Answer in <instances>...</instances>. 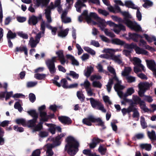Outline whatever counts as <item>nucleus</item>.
<instances>
[{
	"instance_id": "58",
	"label": "nucleus",
	"mask_w": 156,
	"mask_h": 156,
	"mask_svg": "<svg viewBox=\"0 0 156 156\" xmlns=\"http://www.w3.org/2000/svg\"><path fill=\"white\" fill-rule=\"evenodd\" d=\"M17 124H21L23 126L26 125V122L24 119H16L15 121Z\"/></svg>"
},
{
	"instance_id": "21",
	"label": "nucleus",
	"mask_w": 156,
	"mask_h": 156,
	"mask_svg": "<svg viewBox=\"0 0 156 156\" xmlns=\"http://www.w3.org/2000/svg\"><path fill=\"white\" fill-rule=\"evenodd\" d=\"M67 58L70 60L72 61V64L73 65H75L78 66L79 65L78 62L75 59L73 55L68 54L66 55Z\"/></svg>"
},
{
	"instance_id": "15",
	"label": "nucleus",
	"mask_w": 156,
	"mask_h": 156,
	"mask_svg": "<svg viewBox=\"0 0 156 156\" xmlns=\"http://www.w3.org/2000/svg\"><path fill=\"white\" fill-rule=\"evenodd\" d=\"M148 68L153 72L156 69V64L154 60L146 61Z\"/></svg>"
},
{
	"instance_id": "46",
	"label": "nucleus",
	"mask_w": 156,
	"mask_h": 156,
	"mask_svg": "<svg viewBox=\"0 0 156 156\" xmlns=\"http://www.w3.org/2000/svg\"><path fill=\"white\" fill-rule=\"evenodd\" d=\"M37 120V119L33 118V119L29 120L27 122L28 127H34Z\"/></svg>"
},
{
	"instance_id": "12",
	"label": "nucleus",
	"mask_w": 156,
	"mask_h": 156,
	"mask_svg": "<svg viewBox=\"0 0 156 156\" xmlns=\"http://www.w3.org/2000/svg\"><path fill=\"white\" fill-rule=\"evenodd\" d=\"M131 61L133 62V64L134 65H136L141 68L143 71H144V67L141 64V60L139 58L137 57H134L132 59Z\"/></svg>"
},
{
	"instance_id": "11",
	"label": "nucleus",
	"mask_w": 156,
	"mask_h": 156,
	"mask_svg": "<svg viewBox=\"0 0 156 156\" xmlns=\"http://www.w3.org/2000/svg\"><path fill=\"white\" fill-rule=\"evenodd\" d=\"M111 59L119 64H123L122 58L120 54L111 55Z\"/></svg>"
},
{
	"instance_id": "61",
	"label": "nucleus",
	"mask_w": 156,
	"mask_h": 156,
	"mask_svg": "<svg viewBox=\"0 0 156 156\" xmlns=\"http://www.w3.org/2000/svg\"><path fill=\"white\" fill-rule=\"evenodd\" d=\"M16 36L15 33H13L11 30H9L7 34V37L9 38H14Z\"/></svg>"
},
{
	"instance_id": "43",
	"label": "nucleus",
	"mask_w": 156,
	"mask_h": 156,
	"mask_svg": "<svg viewBox=\"0 0 156 156\" xmlns=\"http://www.w3.org/2000/svg\"><path fill=\"white\" fill-rule=\"evenodd\" d=\"M105 48L102 51V52L105 53V54L101 55H100L99 57L101 58H105L106 59H108L109 58H111V55L110 54L108 53H106L104 52V50Z\"/></svg>"
},
{
	"instance_id": "2",
	"label": "nucleus",
	"mask_w": 156,
	"mask_h": 156,
	"mask_svg": "<svg viewBox=\"0 0 156 156\" xmlns=\"http://www.w3.org/2000/svg\"><path fill=\"white\" fill-rule=\"evenodd\" d=\"M113 82L116 83L114 86V89L117 92L119 96L121 98L123 96V93L120 90L123 89L125 87L121 84V81L119 80L118 78L115 75L112 79H110L109 80L108 83L106 85L107 90L108 92H110Z\"/></svg>"
},
{
	"instance_id": "18",
	"label": "nucleus",
	"mask_w": 156,
	"mask_h": 156,
	"mask_svg": "<svg viewBox=\"0 0 156 156\" xmlns=\"http://www.w3.org/2000/svg\"><path fill=\"white\" fill-rule=\"evenodd\" d=\"M67 13V12L66 11H64L61 16L62 21L65 23L70 22L71 21V19L66 16Z\"/></svg>"
},
{
	"instance_id": "55",
	"label": "nucleus",
	"mask_w": 156,
	"mask_h": 156,
	"mask_svg": "<svg viewBox=\"0 0 156 156\" xmlns=\"http://www.w3.org/2000/svg\"><path fill=\"white\" fill-rule=\"evenodd\" d=\"M93 119V121H94V122H97L98 123V125L101 126H104V123L99 118H95L94 117V119Z\"/></svg>"
},
{
	"instance_id": "33",
	"label": "nucleus",
	"mask_w": 156,
	"mask_h": 156,
	"mask_svg": "<svg viewBox=\"0 0 156 156\" xmlns=\"http://www.w3.org/2000/svg\"><path fill=\"white\" fill-rule=\"evenodd\" d=\"M121 51V50L118 49H114L112 48H106L104 50V52L106 53H108L110 55H113V53L116 52H119Z\"/></svg>"
},
{
	"instance_id": "26",
	"label": "nucleus",
	"mask_w": 156,
	"mask_h": 156,
	"mask_svg": "<svg viewBox=\"0 0 156 156\" xmlns=\"http://www.w3.org/2000/svg\"><path fill=\"white\" fill-rule=\"evenodd\" d=\"M129 37L133 40L134 41L137 42L138 41V39L139 38L142 37L140 35H138L136 33L131 34L129 33Z\"/></svg>"
},
{
	"instance_id": "17",
	"label": "nucleus",
	"mask_w": 156,
	"mask_h": 156,
	"mask_svg": "<svg viewBox=\"0 0 156 156\" xmlns=\"http://www.w3.org/2000/svg\"><path fill=\"white\" fill-rule=\"evenodd\" d=\"M132 69L130 67L125 66L122 72L121 75L123 76H126L130 73Z\"/></svg>"
},
{
	"instance_id": "7",
	"label": "nucleus",
	"mask_w": 156,
	"mask_h": 156,
	"mask_svg": "<svg viewBox=\"0 0 156 156\" xmlns=\"http://www.w3.org/2000/svg\"><path fill=\"white\" fill-rule=\"evenodd\" d=\"M56 57H53L51 59L46 61V65L50 73L52 74L54 73L56 71L54 62H55Z\"/></svg>"
},
{
	"instance_id": "5",
	"label": "nucleus",
	"mask_w": 156,
	"mask_h": 156,
	"mask_svg": "<svg viewBox=\"0 0 156 156\" xmlns=\"http://www.w3.org/2000/svg\"><path fill=\"white\" fill-rule=\"evenodd\" d=\"M107 23L110 27L113 28L112 30L117 34H119L121 30H126L125 26L121 24L117 25L110 21H107Z\"/></svg>"
},
{
	"instance_id": "25",
	"label": "nucleus",
	"mask_w": 156,
	"mask_h": 156,
	"mask_svg": "<svg viewBox=\"0 0 156 156\" xmlns=\"http://www.w3.org/2000/svg\"><path fill=\"white\" fill-rule=\"evenodd\" d=\"M40 116L41 117V120L43 121H47L49 119V116L47 115L45 112L41 111L40 112Z\"/></svg>"
},
{
	"instance_id": "44",
	"label": "nucleus",
	"mask_w": 156,
	"mask_h": 156,
	"mask_svg": "<svg viewBox=\"0 0 156 156\" xmlns=\"http://www.w3.org/2000/svg\"><path fill=\"white\" fill-rule=\"evenodd\" d=\"M77 96L79 99L81 101H83L84 98L85 97L81 91H79L77 92Z\"/></svg>"
},
{
	"instance_id": "50",
	"label": "nucleus",
	"mask_w": 156,
	"mask_h": 156,
	"mask_svg": "<svg viewBox=\"0 0 156 156\" xmlns=\"http://www.w3.org/2000/svg\"><path fill=\"white\" fill-rule=\"evenodd\" d=\"M27 113L31 116L33 117V118L37 119L38 115L35 110H30L28 111Z\"/></svg>"
},
{
	"instance_id": "19",
	"label": "nucleus",
	"mask_w": 156,
	"mask_h": 156,
	"mask_svg": "<svg viewBox=\"0 0 156 156\" xmlns=\"http://www.w3.org/2000/svg\"><path fill=\"white\" fill-rule=\"evenodd\" d=\"M137 54H143V55H147L148 52L144 49L140 48L139 47L137 46L136 44V46L134 48Z\"/></svg>"
},
{
	"instance_id": "30",
	"label": "nucleus",
	"mask_w": 156,
	"mask_h": 156,
	"mask_svg": "<svg viewBox=\"0 0 156 156\" xmlns=\"http://www.w3.org/2000/svg\"><path fill=\"white\" fill-rule=\"evenodd\" d=\"M87 70L84 72V75L87 77H89L91 73L94 71V68L92 66H88L87 68Z\"/></svg>"
},
{
	"instance_id": "39",
	"label": "nucleus",
	"mask_w": 156,
	"mask_h": 156,
	"mask_svg": "<svg viewBox=\"0 0 156 156\" xmlns=\"http://www.w3.org/2000/svg\"><path fill=\"white\" fill-rule=\"evenodd\" d=\"M49 23L47 22V23H45V27L46 26L48 28L51 30V33L52 34L55 35L56 34L57 29L56 27L52 28L50 25L48 24Z\"/></svg>"
},
{
	"instance_id": "13",
	"label": "nucleus",
	"mask_w": 156,
	"mask_h": 156,
	"mask_svg": "<svg viewBox=\"0 0 156 156\" xmlns=\"http://www.w3.org/2000/svg\"><path fill=\"white\" fill-rule=\"evenodd\" d=\"M94 119V117L93 115H90L88 116L87 118L83 119L82 120L83 122L88 126H90L92 125L91 122H94L92 119Z\"/></svg>"
},
{
	"instance_id": "51",
	"label": "nucleus",
	"mask_w": 156,
	"mask_h": 156,
	"mask_svg": "<svg viewBox=\"0 0 156 156\" xmlns=\"http://www.w3.org/2000/svg\"><path fill=\"white\" fill-rule=\"evenodd\" d=\"M61 86H62L63 88H68V86H69L67 83V81L65 79H62L61 81Z\"/></svg>"
},
{
	"instance_id": "49",
	"label": "nucleus",
	"mask_w": 156,
	"mask_h": 156,
	"mask_svg": "<svg viewBox=\"0 0 156 156\" xmlns=\"http://www.w3.org/2000/svg\"><path fill=\"white\" fill-rule=\"evenodd\" d=\"M84 50L88 53H90L92 55H94L95 54V51L88 47H84L83 48Z\"/></svg>"
},
{
	"instance_id": "57",
	"label": "nucleus",
	"mask_w": 156,
	"mask_h": 156,
	"mask_svg": "<svg viewBox=\"0 0 156 156\" xmlns=\"http://www.w3.org/2000/svg\"><path fill=\"white\" fill-rule=\"evenodd\" d=\"M15 109H17L20 112H21L23 110V108L21 107V105L19 102H16L14 105Z\"/></svg>"
},
{
	"instance_id": "20",
	"label": "nucleus",
	"mask_w": 156,
	"mask_h": 156,
	"mask_svg": "<svg viewBox=\"0 0 156 156\" xmlns=\"http://www.w3.org/2000/svg\"><path fill=\"white\" fill-rule=\"evenodd\" d=\"M36 1V4L38 6H46L50 1L49 0H33Z\"/></svg>"
},
{
	"instance_id": "63",
	"label": "nucleus",
	"mask_w": 156,
	"mask_h": 156,
	"mask_svg": "<svg viewBox=\"0 0 156 156\" xmlns=\"http://www.w3.org/2000/svg\"><path fill=\"white\" fill-rule=\"evenodd\" d=\"M87 95L89 96H95V94L92 91L91 89L90 88L86 90Z\"/></svg>"
},
{
	"instance_id": "22",
	"label": "nucleus",
	"mask_w": 156,
	"mask_h": 156,
	"mask_svg": "<svg viewBox=\"0 0 156 156\" xmlns=\"http://www.w3.org/2000/svg\"><path fill=\"white\" fill-rule=\"evenodd\" d=\"M39 42L36 39L34 40V38L32 37L30 38L28 45L30 46L31 48H34L36 47L37 45Z\"/></svg>"
},
{
	"instance_id": "59",
	"label": "nucleus",
	"mask_w": 156,
	"mask_h": 156,
	"mask_svg": "<svg viewBox=\"0 0 156 156\" xmlns=\"http://www.w3.org/2000/svg\"><path fill=\"white\" fill-rule=\"evenodd\" d=\"M68 75L72 76L74 78L76 79H78L79 77V74L73 71H70Z\"/></svg>"
},
{
	"instance_id": "36",
	"label": "nucleus",
	"mask_w": 156,
	"mask_h": 156,
	"mask_svg": "<svg viewBox=\"0 0 156 156\" xmlns=\"http://www.w3.org/2000/svg\"><path fill=\"white\" fill-rule=\"evenodd\" d=\"M16 51L17 52H21L24 51L26 55L27 54V48L24 46H21L19 47H16Z\"/></svg>"
},
{
	"instance_id": "37",
	"label": "nucleus",
	"mask_w": 156,
	"mask_h": 156,
	"mask_svg": "<svg viewBox=\"0 0 156 156\" xmlns=\"http://www.w3.org/2000/svg\"><path fill=\"white\" fill-rule=\"evenodd\" d=\"M148 135L150 139L156 140V136L154 131L153 130L151 132H148Z\"/></svg>"
},
{
	"instance_id": "9",
	"label": "nucleus",
	"mask_w": 156,
	"mask_h": 156,
	"mask_svg": "<svg viewBox=\"0 0 156 156\" xmlns=\"http://www.w3.org/2000/svg\"><path fill=\"white\" fill-rule=\"evenodd\" d=\"M91 13H94V12H91L90 13L89 15H88L87 13V10H85L83 13V15L85 17V19L88 23H91L93 25H96L97 24V23L93 21L91 19V17H92L96 21H97L99 25V23L96 20V19L94 18L92 16H90V14Z\"/></svg>"
},
{
	"instance_id": "6",
	"label": "nucleus",
	"mask_w": 156,
	"mask_h": 156,
	"mask_svg": "<svg viewBox=\"0 0 156 156\" xmlns=\"http://www.w3.org/2000/svg\"><path fill=\"white\" fill-rule=\"evenodd\" d=\"M123 23L126 24L127 26L136 31H141L142 30L140 26L135 22H132L129 20L125 19Z\"/></svg>"
},
{
	"instance_id": "14",
	"label": "nucleus",
	"mask_w": 156,
	"mask_h": 156,
	"mask_svg": "<svg viewBox=\"0 0 156 156\" xmlns=\"http://www.w3.org/2000/svg\"><path fill=\"white\" fill-rule=\"evenodd\" d=\"M56 54L58 55L61 64H64L66 62V60L63 54V51L61 50L58 51L56 52Z\"/></svg>"
},
{
	"instance_id": "3",
	"label": "nucleus",
	"mask_w": 156,
	"mask_h": 156,
	"mask_svg": "<svg viewBox=\"0 0 156 156\" xmlns=\"http://www.w3.org/2000/svg\"><path fill=\"white\" fill-rule=\"evenodd\" d=\"M55 7H57V10L59 12H61L62 10L60 0H57L55 2V5L51 2L49 6L45 10L44 14L47 20V22L51 23L52 21L51 18V10L54 9Z\"/></svg>"
},
{
	"instance_id": "24",
	"label": "nucleus",
	"mask_w": 156,
	"mask_h": 156,
	"mask_svg": "<svg viewBox=\"0 0 156 156\" xmlns=\"http://www.w3.org/2000/svg\"><path fill=\"white\" fill-rule=\"evenodd\" d=\"M87 100H90L91 105L92 107L94 108H95L96 107H97L100 103L99 101L96 100L93 98H90L89 99L87 98Z\"/></svg>"
},
{
	"instance_id": "8",
	"label": "nucleus",
	"mask_w": 156,
	"mask_h": 156,
	"mask_svg": "<svg viewBox=\"0 0 156 156\" xmlns=\"http://www.w3.org/2000/svg\"><path fill=\"white\" fill-rule=\"evenodd\" d=\"M150 86V84L147 82L140 83L139 84V90L138 94L140 96L142 97L144 96V93L148 89Z\"/></svg>"
},
{
	"instance_id": "1",
	"label": "nucleus",
	"mask_w": 156,
	"mask_h": 156,
	"mask_svg": "<svg viewBox=\"0 0 156 156\" xmlns=\"http://www.w3.org/2000/svg\"><path fill=\"white\" fill-rule=\"evenodd\" d=\"M67 143L65 145V150L71 156L75 155L78 151L79 143L74 138L69 136L67 138Z\"/></svg>"
},
{
	"instance_id": "4",
	"label": "nucleus",
	"mask_w": 156,
	"mask_h": 156,
	"mask_svg": "<svg viewBox=\"0 0 156 156\" xmlns=\"http://www.w3.org/2000/svg\"><path fill=\"white\" fill-rule=\"evenodd\" d=\"M90 16L94 17L99 23V27L101 30L104 31L106 36L111 37H115V35L113 33L109 31L108 29L104 28V27L108 24L107 23V21L106 22L104 19L99 17L95 13H91L90 14Z\"/></svg>"
},
{
	"instance_id": "10",
	"label": "nucleus",
	"mask_w": 156,
	"mask_h": 156,
	"mask_svg": "<svg viewBox=\"0 0 156 156\" xmlns=\"http://www.w3.org/2000/svg\"><path fill=\"white\" fill-rule=\"evenodd\" d=\"M45 23L44 21L42 20L41 23V29L42 30L41 32H40L36 34L35 37V39L38 42H39L40 38L41 37V34H44L45 29Z\"/></svg>"
},
{
	"instance_id": "42",
	"label": "nucleus",
	"mask_w": 156,
	"mask_h": 156,
	"mask_svg": "<svg viewBox=\"0 0 156 156\" xmlns=\"http://www.w3.org/2000/svg\"><path fill=\"white\" fill-rule=\"evenodd\" d=\"M143 35L147 41L150 43L151 42L153 41H156V38L154 37H150L146 34H144Z\"/></svg>"
},
{
	"instance_id": "38",
	"label": "nucleus",
	"mask_w": 156,
	"mask_h": 156,
	"mask_svg": "<svg viewBox=\"0 0 156 156\" xmlns=\"http://www.w3.org/2000/svg\"><path fill=\"white\" fill-rule=\"evenodd\" d=\"M145 3L143 5V6L145 7L148 8L151 6L153 5V2L149 0H143Z\"/></svg>"
},
{
	"instance_id": "23",
	"label": "nucleus",
	"mask_w": 156,
	"mask_h": 156,
	"mask_svg": "<svg viewBox=\"0 0 156 156\" xmlns=\"http://www.w3.org/2000/svg\"><path fill=\"white\" fill-rule=\"evenodd\" d=\"M102 141L98 138H94L92 141V143L89 144V146L90 148H93L96 147L97 144L100 141Z\"/></svg>"
},
{
	"instance_id": "54",
	"label": "nucleus",
	"mask_w": 156,
	"mask_h": 156,
	"mask_svg": "<svg viewBox=\"0 0 156 156\" xmlns=\"http://www.w3.org/2000/svg\"><path fill=\"white\" fill-rule=\"evenodd\" d=\"M140 104V106L141 109H143L145 112H147L148 111V108L146 107L144 102L142 101L139 104Z\"/></svg>"
},
{
	"instance_id": "45",
	"label": "nucleus",
	"mask_w": 156,
	"mask_h": 156,
	"mask_svg": "<svg viewBox=\"0 0 156 156\" xmlns=\"http://www.w3.org/2000/svg\"><path fill=\"white\" fill-rule=\"evenodd\" d=\"M132 111L133 112V117H134L138 118L139 116V113L137 109L134 107L132 106Z\"/></svg>"
},
{
	"instance_id": "47",
	"label": "nucleus",
	"mask_w": 156,
	"mask_h": 156,
	"mask_svg": "<svg viewBox=\"0 0 156 156\" xmlns=\"http://www.w3.org/2000/svg\"><path fill=\"white\" fill-rule=\"evenodd\" d=\"M69 30V29H66L64 31H61L58 34V35L62 37H64L67 35Z\"/></svg>"
},
{
	"instance_id": "32",
	"label": "nucleus",
	"mask_w": 156,
	"mask_h": 156,
	"mask_svg": "<svg viewBox=\"0 0 156 156\" xmlns=\"http://www.w3.org/2000/svg\"><path fill=\"white\" fill-rule=\"evenodd\" d=\"M37 22V18L35 16H32L29 19L28 23L30 24L36 25Z\"/></svg>"
},
{
	"instance_id": "31",
	"label": "nucleus",
	"mask_w": 156,
	"mask_h": 156,
	"mask_svg": "<svg viewBox=\"0 0 156 156\" xmlns=\"http://www.w3.org/2000/svg\"><path fill=\"white\" fill-rule=\"evenodd\" d=\"M111 43L114 44L122 45L124 44V42L118 38H114L112 39Z\"/></svg>"
},
{
	"instance_id": "48",
	"label": "nucleus",
	"mask_w": 156,
	"mask_h": 156,
	"mask_svg": "<svg viewBox=\"0 0 156 156\" xmlns=\"http://www.w3.org/2000/svg\"><path fill=\"white\" fill-rule=\"evenodd\" d=\"M132 106H129L127 108H123L122 109V112L123 115H125L126 113H129L132 111Z\"/></svg>"
},
{
	"instance_id": "27",
	"label": "nucleus",
	"mask_w": 156,
	"mask_h": 156,
	"mask_svg": "<svg viewBox=\"0 0 156 156\" xmlns=\"http://www.w3.org/2000/svg\"><path fill=\"white\" fill-rule=\"evenodd\" d=\"M85 6V5L80 0H78L75 5L76 10L78 12H80L81 8Z\"/></svg>"
},
{
	"instance_id": "56",
	"label": "nucleus",
	"mask_w": 156,
	"mask_h": 156,
	"mask_svg": "<svg viewBox=\"0 0 156 156\" xmlns=\"http://www.w3.org/2000/svg\"><path fill=\"white\" fill-rule=\"evenodd\" d=\"M133 99L136 104H139L141 101H142L141 100L140 98L138 96L136 95H133Z\"/></svg>"
},
{
	"instance_id": "41",
	"label": "nucleus",
	"mask_w": 156,
	"mask_h": 156,
	"mask_svg": "<svg viewBox=\"0 0 156 156\" xmlns=\"http://www.w3.org/2000/svg\"><path fill=\"white\" fill-rule=\"evenodd\" d=\"M46 76V75L44 74L37 73L34 75V76L37 79L41 80L45 78Z\"/></svg>"
},
{
	"instance_id": "29",
	"label": "nucleus",
	"mask_w": 156,
	"mask_h": 156,
	"mask_svg": "<svg viewBox=\"0 0 156 156\" xmlns=\"http://www.w3.org/2000/svg\"><path fill=\"white\" fill-rule=\"evenodd\" d=\"M134 90L133 87L129 88L126 90V91L124 94L123 96L124 97H126L131 95L134 93Z\"/></svg>"
},
{
	"instance_id": "28",
	"label": "nucleus",
	"mask_w": 156,
	"mask_h": 156,
	"mask_svg": "<svg viewBox=\"0 0 156 156\" xmlns=\"http://www.w3.org/2000/svg\"><path fill=\"white\" fill-rule=\"evenodd\" d=\"M47 148V152L48 153L49 156H51L53 154V153L51 150L52 148L53 147L52 145L51 144H48L45 146Z\"/></svg>"
},
{
	"instance_id": "34",
	"label": "nucleus",
	"mask_w": 156,
	"mask_h": 156,
	"mask_svg": "<svg viewBox=\"0 0 156 156\" xmlns=\"http://www.w3.org/2000/svg\"><path fill=\"white\" fill-rule=\"evenodd\" d=\"M140 147L142 149H145L147 151H150L151 148V144H140Z\"/></svg>"
},
{
	"instance_id": "16",
	"label": "nucleus",
	"mask_w": 156,
	"mask_h": 156,
	"mask_svg": "<svg viewBox=\"0 0 156 156\" xmlns=\"http://www.w3.org/2000/svg\"><path fill=\"white\" fill-rule=\"evenodd\" d=\"M58 119L62 123L64 124H70L71 122L70 119L68 117L65 116L59 117Z\"/></svg>"
},
{
	"instance_id": "60",
	"label": "nucleus",
	"mask_w": 156,
	"mask_h": 156,
	"mask_svg": "<svg viewBox=\"0 0 156 156\" xmlns=\"http://www.w3.org/2000/svg\"><path fill=\"white\" fill-rule=\"evenodd\" d=\"M141 125L143 129L146 128L147 127L146 123L145 122L144 118L141 116L140 118Z\"/></svg>"
},
{
	"instance_id": "64",
	"label": "nucleus",
	"mask_w": 156,
	"mask_h": 156,
	"mask_svg": "<svg viewBox=\"0 0 156 156\" xmlns=\"http://www.w3.org/2000/svg\"><path fill=\"white\" fill-rule=\"evenodd\" d=\"M92 84L94 87L99 88H100L102 86L101 83L99 81H94Z\"/></svg>"
},
{
	"instance_id": "62",
	"label": "nucleus",
	"mask_w": 156,
	"mask_h": 156,
	"mask_svg": "<svg viewBox=\"0 0 156 156\" xmlns=\"http://www.w3.org/2000/svg\"><path fill=\"white\" fill-rule=\"evenodd\" d=\"M76 47L78 50V55H80L83 52V50L81 48L80 46L78 44H76Z\"/></svg>"
},
{
	"instance_id": "40",
	"label": "nucleus",
	"mask_w": 156,
	"mask_h": 156,
	"mask_svg": "<svg viewBox=\"0 0 156 156\" xmlns=\"http://www.w3.org/2000/svg\"><path fill=\"white\" fill-rule=\"evenodd\" d=\"M80 85L82 86H83L86 90L90 88V83L87 80H86L83 83L80 84Z\"/></svg>"
},
{
	"instance_id": "53",
	"label": "nucleus",
	"mask_w": 156,
	"mask_h": 156,
	"mask_svg": "<svg viewBox=\"0 0 156 156\" xmlns=\"http://www.w3.org/2000/svg\"><path fill=\"white\" fill-rule=\"evenodd\" d=\"M61 142L59 141V140L58 139V137H56L55 139L53 140V143L52 145L53 147L59 145L60 144Z\"/></svg>"
},
{
	"instance_id": "52",
	"label": "nucleus",
	"mask_w": 156,
	"mask_h": 156,
	"mask_svg": "<svg viewBox=\"0 0 156 156\" xmlns=\"http://www.w3.org/2000/svg\"><path fill=\"white\" fill-rule=\"evenodd\" d=\"M126 78L127 82L130 83L134 82L136 80L135 77L129 75L126 76Z\"/></svg>"
},
{
	"instance_id": "35",
	"label": "nucleus",
	"mask_w": 156,
	"mask_h": 156,
	"mask_svg": "<svg viewBox=\"0 0 156 156\" xmlns=\"http://www.w3.org/2000/svg\"><path fill=\"white\" fill-rule=\"evenodd\" d=\"M125 5L128 7L133 9H137V8L135 6L133 3L131 1H127L125 2Z\"/></svg>"
}]
</instances>
